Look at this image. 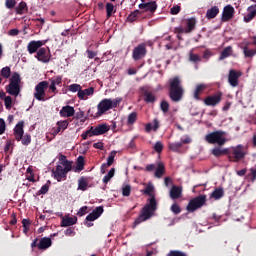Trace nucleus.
<instances>
[{
	"label": "nucleus",
	"instance_id": "nucleus-1",
	"mask_svg": "<svg viewBox=\"0 0 256 256\" xmlns=\"http://www.w3.org/2000/svg\"><path fill=\"white\" fill-rule=\"evenodd\" d=\"M155 186L152 183L147 184L146 188L142 191L144 195H148L147 203L140 210L139 216L133 223V227H137V225H141L144 221H149L151 217L155 216V211H157V199L155 198Z\"/></svg>",
	"mask_w": 256,
	"mask_h": 256
},
{
	"label": "nucleus",
	"instance_id": "nucleus-2",
	"mask_svg": "<svg viewBox=\"0 0 256 256\" xmlns=\"http://www.w3.org/2000/svg\"><path fill=\"white\" fill-rule=\"evenodd\" d=\"M185 95V89H183V84L181 83V78L175 76L169 80V97L174 103H179Z\"/></svg>",
	"mask_w": 256,
	"mask_h": 256
},
{
	"label": "nucleus",
	"instance_id": "nucleus-3",
	"mask_svg": "<svg viewBox=\"0 0 256 256\" xmlns=\"http://www.w3.org/2000/svg\"><path fill=\"white\" fill-rule=\"evenodd\" d=\"M73 169V162L65 161L62 165H57L55 169L52 170V177L56 181H67V173Z\"/></svg>",
	"mask_w": 256,
	"mask_h": 256
},
{
	"label": "nucleus",
	"instance_id": "nucleus-4",
	"mask_svg": "<svg viewBox=\"0 0 256 256\" xmlns=\"http://www.w3.org/2000/svg\"><path fill=\"white\" fill-rule=\"evenodd\" d=\"M225 135H227L225 131L216 130L208 133L205 136V141L206 143H209V145H218V147H223V145L227 143V138H225Z\"/></svg>",
	"mask_w": 256,
	"mask_h": 256
},
{
	"label": "nucleus",
	"instance_id": "nucleus-5",
	"mask_svg": "<svg viewBox=\"0 0 256 256\" xmlns=\"http://www.w3.org/2000/svg\"><path fill=\"white\" fill-rule=\"evenodd\" d=\"M121 103V98H105L102 101L99 102L97 105L98 112L96 113V117H101V115L107 113V111H110V109H115L117 105Z\"/></svg>",
	"mask_w": 256,
	"mask_h": 256
},
{
	"label": "nucleus",
	"instance_id": "nucleus-6",
	"mask_svg": "<svg viewBox=\"0 0 256 256\" xmlns=\"http://www.w3.org/2000/svg\"><path fill=\"white\" fill-rule=\"evenodd\" d=\"M205 203H207V196L199 195L189 201L186 206V211H188V213H195V211H197V209H201Z\"/></svg>",
	"mask_w": 256,
	"mask_h": 256
},
{
	"label": "nucleus",
	"instance_id": "nucleus-7",
	"mask_svg": "<svg viewBox=\"0 0 256 256\" xmlns=\"http://www.w3.org/2000/svg\"><path fill=\"white\" fill-rule=\"evenodd\" d=\"M51 245H53V242L49 237H43L40 240L39 238H35L31 243V248L35 249V247H37L40 251H46V249H49Z\"/></svg>",
	"mask_w": 256,
	"mask_h": 256
},
{
	"label": "nucleus",
	"instance_id": "nucleus-8",
	"mask_svg": "<svg viewBox=\"0 0 256 256\" xmlns=\"http://www.w3.org/2000/svg\"><path fill=\"white\" fill-rule=\"evenodd\" d=\"M49 89V82L47 81H41L35 86V92H34V98L37 99V101H45V91Z\"/></svg>",
	"mask_w": 256,
	"mask_h": 256
},
{
	"label": "nucleus",
	"instance_id": "nucleus-9",
	"mask_svg": "<svg viewBox=\"0 0 256 256\" xmlns=\"http://www.w3.org/2000/svg\"><path fill=\"white\" fill-rule=\"evenodd\" d=\"M228 159L234 163H239L241 159H245V152L243 151V146L238 145L232 150H229Z\"/></svg>",
	"mask_w": 256,
	"mask_h": 256
},
{
	"label": "nucleus",
	"instance_id": "nucleus-10",
	"mask_svg": "<svg viewBox=\"0 0 256 256\" xmlns=\"http://www.w3.org/2000/svg\"><path fill=\"white\" fill-rule=\"evenodd\" d=\"M139 9H141L142 13H148V19H151L153 15H155V11H157V1L143 2L139 4Z\"/></svg>",
	"mask_w": 256,
	"mask_h": 256
},
{
	"label": "nucleus",
	"instance_id": "nucleus-11",
	"mask_svg": "<svg viewBox=\"0 0 256 256\" xmlns=\"http://www.w3.org/2000/svg\"><path fill=\"white\" fill-rule=\"evenodd\" d=\"M147 57V44L141 43L132 50V59L134 61H141Z\"/></svg>",
	"mask_w": 256,
	"mask_h": 256
},
{
	"label": "nucleus",
	"instance_id": "nucleus-12",
	"mask_svg": "<svg viewBox=\"0 0 256 256\" xmlns=\"http://www.w3.org/2000/svg\"><path fill=\"white\" fill-rule=\"evenodd\" d=\"M223 99V92L218 91L213 95H209L204 99V105H207V107H216V105H219Z\"/></svg>",
	"mask_w": 256,
	"mask_h": 256
},
{
	"label": "nucleus",
	"instance_id": "nucleus-13",
	"mask_svg": "<svg viewBox=\"0 0 256 256\" xmlns=\"http://www.w3.org/2000/svg\"><path fill=\"white\" fill-rule=\"evenodd\" d=\"M35 59L40 63H49V61H51V51L49 50V47L40 48L35 55Z\"/></svg>",
	"mask_w": 256,
	"mask_h": 256
},
{
	"label": "nucleus",
	"instance_id": "nucleus-14",
	"mask_svg": "<svg viewBox=\"0 0 256 256\" xmlns=\"http://www.w3.org/2000/svg\"><path fill=\"white\" fill-rule=\"evenodd\" d=\"M47 43V40H32L27 45V51L30 55H33L34 53L37 54V52Z\"/></svg>",
	"mask_w": 256,
	"mask_h": 256
},
{
	"label": "nucleus",
	"instance_id": "nucleus-15",
	"mask_svg": "<svg viewBox=\"0 0 256 256\" xmlns=\"http://www.w3.org/2000/svg\"><path fill=\"white\" fill-rule=\"evenodd\" d=\"M233 17H235V8H233L230 4L226 5L222 12L221 21L223 23H227V22L231 21V19H233Z\"/></svg>",
	"mask_w": 256,
	"mask_h": 256
},
{
	"label": "nucleus",
	"instance_id": "nucleus-16",
	"mask_svg": "<svg viewBox=\"0 0 256 256\" xmlns=\"http://www.w3.org/2000/svg\"><path fill=\"white\" fill-rule=\"evenodd\" d=\"M239 77H241V72L235 70H230L228 75V83L231 87H237L239 85Z\"/></svg>",
	"mask_w": 256,
	"mask_h": 256
},
{
	"label": "nucleus",
	"instance_id": "nucleus-17",
	"mask_svg": "<svg viewBox=\"0 0 256 256\" xmlns=\"http://www.w3.org/2000/svg\"><path fill=\"white\" fill-rule=\"evenodd\" d=\"M23 127H25V122L23 121H20L16 124L14 128V135H15L16 141H21V139H23V135L25 133V131L23 130Z\"/></svg>",
	"mask_w": 256,
	"mask_h": 256
},
{
	"label": "nucleus",
	"instance_id": "nucleus-18",
	"mask_svg": "<svg viewBox=\"0 0 256 256\" xmlns=\"http://www.w3.org/2000/svg\"><path fill=\"white\" fill-rule=\"evenodd\" d=\"M183 197V187L173 185L170 189V199L177 200Z\"/></svg>",
	"mask_w": 256,
	"mask_h": 256
},
{
	"label": "nucleus",
	"instance_id": "nucleus-19",
	"mask_svg": "<svg viewBox=\"0 0 256 256\" xmlns=\"http://www.w3.org/2000/svg\"><path fill=\"white\" fill-rule=\"evenodd\" d=\"M93 93H95V88L94 87H90L87 89L82 90V88L79 90L78 95V99H80L81 101H87L88 97H91V95H93Z\"/></svg>",
	"mask_w": 256,
	"mask_h": 256
},
{
	"label": "nucleus",
	"instance_id": "nucleus-20",
	"mask_svg": "<svg viewBox=\"0 0 256 256\" xmlns=\"http://www.w3.org/2000/svg\"><path fill=\"white\" fill-rule=\"evenodd\" d=\"M103 206L96 207L88 216H86V221H96L99 219L100 215H103Z\"/></svg>",
	"mask_w": 256,
	"mask_h": 256
},
{
	"label": "nucleus",
	"instance_id": "nucleus-21",
	"mask_svg": "<svg viewBox=\"0 0 256 256\" xmlns=\"http://www.w3.org/2000/svg\"><path fill=\"white\" fill-rule=\"evenodd\" d=\"M6 93L9 95H13L14 97H17L21 93V86L19 84H11L7 85L5 87Z\"/></svg>",
	"mask_w": 256,
	"mask_h": 256
},
{
	"label": "nucleus",
	"instance_id": "nucleus-22",
	"mask_svg": "<svg viewBox=\"0 0 256 256\" xmlns=\"http://www.w3.org/2000/svg\"><path fill=\"white\" fill-rule=\"evenodd\" d=\"M205 89H207V84H198L196 85V88L193 93V97L196 101H201V95L205 92Z\"/></svg>",
	"mask_w": 256,
	"mask_h": 256
},
{
	"label": "nucleus",
	"instance_id": "nucleus-23",
	"mask_svg": "<svg viewBox=\"0 0 256 256\" xmlns=\"http://www.w3.org/2000/svg\"><path fill=\"white\" fill-rule=\"evenodd\" d=\"M75 115V108L70 105L63 106L60 110L61 117H73Z\"/></svg>",
	"mask_w": 256,
	"mask_h": 256
},
{
	"label": "nucleus",
	"instance_id": "nucleus-24",
	"mask_svg": "<svg viewBox=\"0 0 256 256\" xmlns=\"http://www.w3.org/2000/svg\"><path fill=\"white\" fill-rule=\"evenodd\" d=\"M108 131H109V126H107V124H99L98 126L93 128V134L95 136L105 135V133H107Z\"/></svg>",
	"mask_w": 256,
	"mask_h": 256
},
{
	"label": "nucleus",
	"instance_id": "nucleus-25",
	"mask_svg": "<svg viewBox=\"0 0 256 256\" xmlns=\"http://www.w3.org/2000/svg\"><path fill=\"white\" fill-rule=\"evenodd\" d=\"M16 15H24L29 11V7L27 6V2L21 1L18 6L15 7Z\"/></svg>",
	"mask_w": 256,
	"mask_h": 256
},
{
	"label": "nucleus",
	"instance_id": "nucleus-26",
	"mask_svg": "<svg viewBox=\"0 0 256 256\" xmlns=\"http://www.w3.org/2000/svg\"><path fill=\"white\" fill-rule=\"evenodd\" d=\"M212 155L214 157H223V155H229V148L221 149V146L212 149Z\"/></svg>",
	"mask_w": 256,
	"mask_h": 256
},
{
	"label": "nucleus",
	"instance_id": "nucleus-27",
	"mask_svg": "<svg viewBox=\"0 0 256 256\" xmlns=\"http://www.w3.org/2000/svg\"><path fill=\"white\" fill-rule=\"evenodd\" d=\"M77 223V217L66 216L62 218L61 227H71Z\"/></svg>",
	"mask_w": 256,
	"mask_h": 256
},
{
	"label": "nucleus",
	"instance_id": "nucleus-28",
	"mask_svg": "<svg viewBox=\"0 0 256 256\" xmlns=\"http://www.w3.org/2000/svg\"><path fill=\"white\" fill-rule=\"evenodd\" d=\"M164 173H165V164H163L162 162H159L154 172V177H156L157 179H161Z\"/></svg>",
	"mask_w": 256,
	"mask_h": 256
},
{
	"label": "nucleus",
	"instance_id": "nucleus-29",
	"mask_svg": "<svg viewBox=\"0 0 256 256\" xmlns=\"http://www.w3.org/2000/svg\"><path fill=\"white\" fill-rule=\"evenodd\" d=\"M233 55V47L228 46L224 48L219 56V61H223L224 59H227V57H231Z\"/></svg>",
	"mask_w": 256,
	"mask_h": 256
},
{
	"label": "nucleus",
	"instance_id": "nucleus-30",
	"mask_svg": "<svg viewBox=\"0 0 256 256\" xmlns=\"http://www.w3.org/2000/svg\"><path fill=\"white\" fill-rule=\"evenodd\" d=\"M219 15V7L213 6L206 12V18L208 19H215Z\"/></svg>",
	"mask_w": 256,
	"mask_h": 256
},
{
	"label": "nucleus",
	"instance_id": "nucleus-31",
	"mask_svg": "<svg viewBox=\"0 0 256 256\" xmlns=\"http://www.w3.org/2000/svg\"><path fill=\"white\" fill-rule=\"evenodd\" d=\"M87 187H89V180L82 176L79 180H78V189L80 191H87Z\"/></svg>",
	"mask_w": 256,
	"mask_h": 256
},
{
	"label": "nucleus",
	"instance_id": "nucleus-32",
	"mask_svg": "<svg viewBox=\"0 0 256 256\" xmlns=\"http://www.w3.org/2000/svg\"><path fill=\"white\" fill-rule=\"evenodd\" d=\"M143 12L140 10H134L133 12H131L128 17H127V22L128 23H135V21H137V19L139 18V15H142Z\"/></svg>",
	"mask_w": 256,
	"mask_h": 256
},
{
	"label": "nucleus",
	"instance_id": "nucleus-33",
	"mask_svg": "<svg viewBox=\"0 0 256 256\" xmlns=\"http://www.w3.org/2000/svg\"><path fill=\"white\" fill-rule=\"evenodd\" d=\"M153 123L154 125H152L151 123L146 124L145 126L146 133H151V131H157V129H159V120H157V118L153 120Z\"/></svg>",
	"mask_w": 256,
	"mask_h": 256
},
{
	"label": "nucleus",
	"instance_id": "nucleus-34",
	"mask_svg": "<svg viewBox=\"0 0 256 256\" xmlns=\"http://www.w3.org/2000/svg\"><path fill=\"white\" fill-rule=\"evenodd\" d=\"M225 195V191H223V188H216L212 194L211 197L212 199H215L216 201H219Z\"/></svg>",
	"mask_w": 256,
	"mask_h": 256
},
{
	"label": "nucleus",
	"instance_id": "nucleus-35",
	"mask_svg": "<svg viewBox=\"0 0 256 256\" xmlns=\"http://www.w3.org/2000/svg\"><path fill=\"white\" fill-rule=\"evenodd\" d=\"M85 169V158L83 156H79L77 158V165L75 171H83Z\"/></svg>",
	"mask_w": 256,
	"mask_h": 256
},
{
	"label": "nucleus",
	"instance_id": "nucleus-36",
	"mask_svg": "<svg viewBox=\"0 0 256 256\" xmlns=\"http://www.w3.org/2000/svg\"><path fill=\"white\" fill-rule=\"evenodd\" d=\"M115 5H113V3L108 2L106 3V15L107 18L109 19L110 17H112L113 13H115Z\"/></svg>",
	"mask_w": 256,
	"mask_h": 256
},
{
	"label": "nucleus",
	"instance_id": "nucleus-37",
	"mask_svg": "<svg viewBox=\"0 0 256 256\" xmlns=\"http://www.w3.org/2000/svg\"><path fill=\"white\" fill-rule=\"evenodd\" d=\"M144 101L146 103H155V101L157 100V98H155V95L151 92H144Z\"/></svg>",
	"mask_w": 256,
	"mask_h": 256
},
{
	"label": "nucleus",
	"instance_id": "nucleus-38",
	"mask_svg": "<svg viewBox=\"0 0 256 256\" xmlns=\"http://www.w3.org/2000/svg\"><path fill=\"white\" fill-rule=\"evenodd\" d=\"M195 18H190L187 20V29L185 30V33H191V31H193V29H195Z\"/></svg>",
	"mask_w": 256,
	"mask_h": 256
},
{
	"label": "nucleus",
	"instance_id": "nucleus-39",
	"mask_svg": "<svg viewBox=\"0 0 256 256\" xmlns=\"http://www.w3.org/2000/svg\"><path fill=\"white\" fill-rule=\"evenodd\" d=\"M243 54H244V57H246V58L255 57L256 51L254 49H249V47H247V46H244Z\"/></svg>",
	"mask_w": 256,
	"mask_h": 256
},
{
	"label": "nucleus",
	"instance_id": "nucleus-40",
	"mask_svg": "<svg viewBox=\"0 0 256 256\" xmlns=\"http://www.w3.org/2000/svg\"><path fill=\"white\" fill-rule=\"evenodd\" d=\"M117 155V151L113 150L110 152V155L107 158V163H105L108 167H111L113 163H115V157Z\"/></svg>",
	"mask_w": 256,
	"mask_h": 256
},
{
	"label": "nucleus",
	"instance_id": "nucleus-41",
	"mask_svg": "<svg viewBox=\"0 0 256 256\" xmlns=\"http://www.w3.org/2000/svg\"><path fill=\"white\" fill-rule=\"evenodd\" d=\"M168 147L170 151H179L183 147V142H174V143H169Z\"/></svg>",
	"mask_w": 256,
	"mask_h": 256
},
{
	"label": "nucleus",
	"instance_id": "nucleus-42",
	"mask_svg": "<svg viewBox=\"0 0 256 256\" xmlns=\"http://www.w3.org/2000/svg\"><path fill=\"white\" fill-rule=\"evenodd\" d=\"M20 83H21V76L19 75V73L14 72V74L10 79V84L19 85Z\"/></svg>",
	"mask_w": 256,
	"mask_h": 256
},
{
	"label": "nucleus",
	"instance_id": "nucleus-43",
	"mask_svg": "<svg viewBox=\"0 0 256 256\" xmlns=\"http://www.w3.org/2000/svg\"><path fill=\"white\" fill-rule=\"evenodd\" d=\"M137 122V112H132L128 115L127 125H135Z\"/></svg>",
	"mask_w": 256,
	"mask_h": 256
},
{
	"label": "nucleus",
	"instance_id": "nucleus-44",
	"mask_svg": "<svg viewBox=\"0 0 256 256\" xmlns=\"http://www.w3.org/2000/svg\"><path fill=\"white\" fill-rule=\"evenodd\" d=\"M1 77L4 79H9L11 77V68L6 66L1 69Z\"/></svg>",
	"mask_w": 256,
	"mask_h": 256
},
{
	"label": "nucleus",
	"instance_id": "nucleus-45",
	"mask_svg": "<svg viewBox=\"0 0 256 256\" xmlns=\"http://www.w3.org/2000/svg\"><path fill=\"white\" fill-rule=\"evenodd\" d=\"M93 127H90L89 130H86L84 133H82L81 137L85 141L88 139V137H95V134L93 133Z\"/></svg>",
	"mask_w": 256,
	"mask_h": 256
},
{
	"label": "nucleus",
	"instance_id": "nucleus-46",
	"mask_svg": "<svg viewBox=\"0 0 256 256\" xmlns=\"http://www.w3.org/2000/svg\"><path fill=\"white\" fill-rule=\"evenodd\" d=\"M3 99H4V105L6 109H11L13 105V98H11V96H4Z\"/></svg>",
	"mask_w": 256,
	"mask_h": 256
},
{
	"label": "nucleus",
	"instance_id": "nucleus-47",
	"mask_svg": "<svg viewBox=\"0 0 256 256\" xmlns=\"http://www.w3.org/2000/svg\"><path fill=\"white\" fill-rule=\"evenodd\" d=\"M56 125L58 128H60V130L65 131V129L69 127V121L68 120L58 121Z\"/></svg>",
	"mask_w": 256,
	"mask_h": 256
},
{
	"label": "nucleus",
	"instance_id": "nucleus-48",
	"mask_svg": "<svg viewBox=\"0 0 256 256\" xmlns=\"http://www.w3.org/2000/svg\"><path fill=\"white\" fill-rule=\"evenodd\" d=\"M256 17V10L251 11L250 13H248L247 15L244 16V22L245 23H251V20Z\"/></svg>",
	"mask_w": 256,
	"mask_h": 256
},
{
	"label": "nucleus",
	"instance_id": "nucleus-49",
	"mask_svg": "<svg viewBox=\"0 0 256 256\" xmlns=\"http://www.w3.org/2000/svg\"><path fill=\"white\" fill-rule=\"evenodd\" d=\"M170 211H172L174 215H179V213H181V206H179L177 203H174L171 205Z\"/></svg>",
	"mask_w": 256,
	"mask_h": 256
},
{
	"label": "nucleus",
	"instance_id": "nucleus-50",
	"mask_svg": "<svg viewBox=\"0 0 256 256\" xmlns=\"http://www.w3.org/2000/svg\"><path fill=\"white\" fill-rule=\"evenodd\" d=\"M160 109L164 113H168L169 112V102H167L166 100H162L160 103Z\"/></svg>",
	"mask_w": 256,
	"mask_h": 256
},
{
	"label": "nucleus",
	"instance_id": "nucleus-51",
	"mask_svg": "<svg viewBox=\"0 0 256 256\" xmlns=\"http://www.w3.org/2000/svg\"><path fill=\"white\" fill-rule=\"evenodd\" d=\"M50 83H54V85H61L63 83V76H56L54 78H49Z\"/></svg>",
	"mask_w": 256,
	"mask_h": 256
},
{
	"label": "nucleus",
	"instance_id": "nucleus-52",
	"mask_svg": "<svg viewBox=\"0 0 256 256\" xmlns=\"http://www.w3.org/2000/svg\"><path fill=\"white\" fill-rule=\"evenodd\" d=\"M15 5H17V1L16 0H6L5 1L6 9H15Z\"/></svg>",
	"mask_w": 256,
	"mask_h": 256
},
{
	"label": "nucleus",
	"instance_id": "nucleus-53",
	"mask_svg": "<svg viewBox=\"0 0 256 256\" xmlns=\"http://www.w3.org/2000/svg\"><path fill=\"white\" fill-rule=\"evenodd\" d=\"M123 197H129L131 195V185H126L122 188Z\"/></svg>",
	"mask_w": 256,
	"mask_h": 256
},
{
	"label": "nucleus",
	"instance_id": "nucleus-54",
	"mask_svg": "<svg viewBox=\"0 0 256 256\" xmlns=\"http://www.w3.org/2000/svg\"><path fill=\"white\" fill-rule=\"evenodd\" d=\"M189 59L192 63H199L201 61V57L197 54L190 53Z\"/></svg>",
	"mask_w": 256,
	"mask_h": 256
},
{
	"label": "nucleus",
	"instance_id": "nucleus-55",
	"mask_svg": "<svg viewBox=\"0 0 256 256\" xmlns=\"http://www.w3.org/2000/svg\"><path fill=\"white\" fill-rule=\"evenodd\" d=\"M21 141H22V145H26V146L29 145L31 143V135L26 134L22 136Z\"/></svg>",
	"mask_w": 256,
	"mask_h": 256
},
{
	"label": "nucleus",
	"instance_id": "nucleus-56",
	"mask_svg": "<svg viewBox=\"0 0 256 256\" xmlns=\"http://www.w3.org/2000/svg\"><path fill=\"white\" fill-rule=\"evenodd\" d=\"M69 91H71L72 93H79V91H81V85L79 84H72L69 86Z\"/></svg>",
	"mask_w": 256,
	"mask_h": 256
},
{
	"label": "nucleus",
	"instance_id": "nucleus-57",
	"mask_svg": "<svg viewBox=\"0 0 256 256\" xmlns=\"http://www.w3.org/2000/svg\"><path fill=\"white\" fill-rule=\"evenodd\" d=\"M170 13H171V15H179V13H181V6H179V5L173 6L170 9Z\"/></svg>",
	"mask_w": 256,
	"mask_h": 256
},
{
	"label": "nucleus",
	"instance_id": "nucleus-58",
	"mask_svg": "<svg viewBox=\"0 0 256 256\" xmlns=\"http://www.w3.org/2000/svg\"><path fill=\"white\" fill-rule=\"evenodd\" d=\"M49 192V185L44 184L41 189L38 191V195H45L46 193Z\"/></svg>",
	"mask_w": 256,
	"mask_h": 256
},
{
	"label": "nucleus",
	"instance_id": "nucleus-59",
	"mask_svg": "<svg viewBox=\"0 0 256 256\" xmlns=\"http://www.w3.org/2000/svg\"><path fill=\"white\" fill-rule=\"evenodd\" d=\"M154 150L156 151V153H162L163 151V143L161 142H156L154 145Z\"/></svg>",
	"mask_w": 256,
	"mask_h": 256
},
{
	"label": "nucleus",
	"instance_id": "nucleus-60",
	"mask_svg": "<svg viewBox=\"0 0 256 256\" xmlns=\"http://www.w3.org/2000/svg\"><path fill=\"white\" fill-rule=\"evenodd\" d=\"M87 209H89V207L87 206L81 207L77 212L78 217H83L84 215H87Z\"/></svg>",
	"mask_w": 256,
	"mask_h": 256
},
{
	"label": "nucleus",
	"instance_id": "nucleus-61",
	"mask_svg": "<svg viewBox=\"0 0 256 256\" xmlns=\"http://www.w3.org/2000/svg\"><path fill=\"white\" fill-rule=\"evenodd\" d=\"M29 225H31V222L27 219L22 220V227L24 228V232L27 233L29 231Z\"/></svg>",
	"mask_w": 256,
	"mask_h": 256
},
{
	"label": "nucleus",
	"instance_id": "nucleus-62",
	"mask_svg": "<svg viewBox=\"0 0 256 256\" xmlns=\"http://www.w3.org/2000/svg\"><path fill=\"white\" fill-rule=\"evenodd\" d=\"M6 124H5V120L3 118H0V135H3V133H5V129H6Z\"/></svg>",
	"mask_w": 256,
	"mask_h": 256
},
{
	"label": "nucleus",
	"instance_id": "nucleus-63",
	"mask_svg": "<svg viewBox=\"0 0 256 256\" xmlns=\"http://www.w3.org/2000/svg\"><path fill=\"white\" fill-rule=\"evenodd\" d=\"M155 169H157V165L148 164L145 168V171H147L148 173H151V172L155 171Z\"/></svg>",
	"mask_w": 256,
	"mask_h": 256
},
{
	"label": "nucleus",
	"instance_id": "nucleus-64",
	"mask_svg": "<svg viewBox=\"0 0 256 256\" xmlns=\"http://www.w3.org/2000/svg\"><path fill=\"white\" fill-rule=\"evenodd\" d=\"M250 177H251V181H256V169L255 168L250 169Z\"/></svg>",
	"mask_w": 256,
	"mask_h": 256
}]
</instances>
